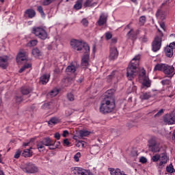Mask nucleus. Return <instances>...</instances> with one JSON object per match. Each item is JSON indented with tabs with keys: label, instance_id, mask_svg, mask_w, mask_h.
I'll use <instances>...</instances> for the list:
<instances>
[{
	"label": "nucleus",
	"instance_id": "nucleus-1",
	"mask_svg": "<svg viewBox=\"0 0 175 175\" xmlns=\"http://www.w3.org/2000/svg\"><path fill=\"white\" fill-rule=\"evenodd\" d=\"M114 92L116 90L110 89L105 92L103 100L99 107L100 113L107 114L111 113L116 107V100H114Z\"/></svg>",
	"mask_w": 175,
	"mask_h": 175
},
{
	"label": "nucleus",
	"instance_id": "nucleus-2",
	"mask_svg": "<svg viewBox=\"0 0 175 175\" xmlns=\"http://www.w3.org/2000/svg\"><path fill=\"white\" fill-rule=\"evenodd\" d=\"M140 62V55H137L131 60V64L127 67L126 75L129 80H132L135 77V74L137 70V66Z\"/></svg>",
	"mask_w": 175,
	"mask_h": 175
},
{
	"label": "nucleus",
	"instance_id": "nucleus-3",
	"mask_svg": "<svg viewBox=\"0 0 175 175\" xmlns=\"http://www.w3.org/2000/svg\"><path fill=\"white\" fill-rule=\"evenodd\" d=\"M70 46L74 50L77 51H82V53H90V46L85 42L80 40L72 39L70 41Z\"/></svg>",
	"mask_w": 175,
	"mask_h": 175
},
{
	"label": "nucleus",
	"instance_id": "nucleus-4",
	"mask_svg": "<svg viewBox=\"0 0 175 175\" xmlns=\"http://www.w3.org/2000/svg\"><path fill=\"white\" fill-rule=\"evenodd\" d=\"M31 33L35 35L38 39H41V40H46L49 36L46 29L39 27H33L31 29Z\"/></svg>",
	"mask_w": 175,
	"mask_h": 175
},
{
	"label": "nucleus",
	"instance_id": "nucleus-5",
	"mask_svg": "<svg viewBox=\"0 0 175 175\" xmlns=\"http://www.w3.org/2000/svg\"><path fill=\"white\" fill-rule=\"evenodd\" d=\"M162 36H163V33H161V36H157L154 38L152 44V50L154 53H157V51L161 50L162 46Z\"/></svg>",
	"mask_w": 175,
	"mask_h": 175
},
{
	"label": "nucleus",
	"instance_id": "nucleus-6",
	"mask_svg": "<svg viewBox=\"0 0 175 175\" xmlns=\"http://www.w3.org/2000/svg\"><path fill=\"white\" fill-rule=\"evenodd\" d=\"M163 122L168 125H173V124H175V111L165 114L163 116Z\"/></svg>",
	"mask_w": 175,
	"mask_h": 175
},
{
	"label": "nucleus",
	"instance_id": "nucleus-7",
	"mask_svg": "<svg viewBox=\"0 0 175 175\" xmlns=\"http://www.w3.org/2000/svg\"><path fill=\"white\" fill-rule=\"evenodd\" d=\"M169 161V157H167V154L166 153H162L160 154V161L159 163H157V167L159 169H163V167L165 166L166 163H167V161Z\"/></svg>",
	"mask_w": 175,
	"mask_h": 175
},
{
	"label": "nucleus",
	"instance_id": "nucleus-8",
	"mask_svg": "<svg viewBox=\"0 0 175 175\" xmlns=\"http://www.w3.org/2000/svg\"><path fill=\"white\" fill-rule=\"evenodd\" d=\"M164 75H167L170 77V79H172L173 76H174V67L173 66H169L168 64H165L164 66V70H163Z\"/></svg>",
	"mask_w": 175,
	"mask_h": 175
},
{
	"label": "nucleus",
	"instance_id": "nucleus-9",
	"mask_svg": "<svg viewBox=\"0 0 175 175\" xmlns=\"http://www.w3.org/2000/svg\"><path fill=\"white\" fill-rule=\"evenodd\" d=\"M84 54L81 59V66L83 69H87L90 66V53H84Z\"/></svg>",
	"mask_w": 175,
	"mask_h": 175
},
{
	"label": "nucleus",
	"instance_id": "nucleus-10",
	"mask_svg": "<svg viewBox=\"0 0 175 175\" xmlns=\"http://www.w3.org/2000/svg\"><path fill=\"white\" fill-rule=\"evenodd\" d=\"M9 57L7 55L0 57V68L1 69H6L9 65Z\"/></svg>",
	"mask_w": 175,
	"mask_h": 175
},
{
	"label": "nucleus",
	"instance_id": "nucleus-11",
	"mask_svg": "<svg viewBox=\"0 0 175 175\" xmlns=\"http://www.w3.org/2000/svg\"><path fill=\"white\" fill-rule=\"evenodd\" d=\"M149 150L152 152H159L161 149L154 140H150L149 142Z\"/></svg>",
	"mask_w": 175,
	"mask_h": 175
},
{
	"label": "nucleus",
	"instance_id": "nucleus-12",
	"mask_svg": "<svg viewBox=\"0 0 175 175\" xmlns=\"http://www.w3.org/2000/svg\"><path fill=\"white\" fill-rule=\"evenodd\" d=\"M25 170L27 173H36L38 172V167L32 163H27L25 164Z\"/></svg>",
	"mask_w": 175,
	"mask_h": 175
},
{
	"label": "nucleus",
	"instance_id": "nucleus-13",
	"mask_svg": "<svg viewBox=\"0 0 175 175\" xmlns=\"http://www.w3.org/2000/svg\"><path fill=\"white\" fill-rule=\"evenodd\" d=\"M118 57V51L116 47H112L110 49V53L109 58L111 61H114L116 58Z\"/></svg>",
	"mask_w": 175,
	"mask_h": 175
},
{
	"label": "nucleus",
	"instance_id": "nucleus-14",
	"mask_svg": "<svg viewBox=\"0 0 175 175\" xmlns=\"http://www.w3.org/2000/svg\"><path fill=\"white\" fill-rule=\"evenodd\" d=\"M97 23L99 27L105 25L107 23V15H105V13L101 14Z\"/></svg>",
	"mask_w": 175,
	"mask_h": 175
},
{
	"label": "nucleus",
	"instance_id": "nucleus-15",
	"mask_svg": "<svg viewBox=\"0 0 175 175\" xmlns=\"http://www.w3.org/2000/svg\"><path fill=\"white\" fill-rule=\"evenodd\" d=\"M42 142L44 146H46V147L54 146V144H55V142H53L50 137L44 138L42 140Z\"/></svg>",
	"mask_w": 175,
	"mask_h": 175
},
{
	"label": "nucleus",
	"instance_id": "nucleus-16",
	"mask_svg": "<svg viewBox=\"0 0 175 175\" xmlns=\"http://www.w3.org/2000/svg\"><path fill=\"white\" fill-rule=\"evenodd\" d=\"M164 53H165V55L168 58H172V57H173V54H174L173 49L171 48L170 46H168L167 45L164 49Z\"/></svg>",
	"mask_w": 175,
	"mask_h": 175
},
{
	"label": "nucleus",
	"instance_id": "nucleus-17",
	"mask_svg": "<svg viewBox=\"0 0 175 175\" xmlns=\"http://www.w3.org/2000/svg\"><path fill=\"white\" fill-rule=\"evenodd\" d=\"M98 5V2H94V0H85L83 3L84 8H94Z\"/></svg>",
	"mask_w": 175,
	"mask_h": 175
},
{
	"label": "nucleus",
	"instance_id": "nucleus-18",
	"mask_svg": "<svg viewBox=\"0 0 175 175\" xmlns=\"http://www.w3.org/2000/svg\"><path fill=\"white\" fill-rule=\"evenodd\" d=\"M49 80H50V75H43L42 77L40 78V83L42 84L43 85L47 84L49 83Z\"/></svg>",
	"mask_w": 175,
	"mask_h": 175
},
{
	"label": "nucleus",
	"instance_id": "nucleus-19",
	"mask_svg": "<svg viewBox=\"0 0 175 175\" xmlns=\"http://www.w3.org/2000/svg\"><path fill=\"white\" fill-rule=\"evenodd\" d=\"M21 92L23 95H28L32 92V89L31 87L23 86L21 88Z\"/></svg>",
	"mask_w": 175,
	"mask_h": 175
},
{
	"label": "nucleus",
	"instance_id": "nucleus-20",
	"mask_svg": "<svg viewBox=\"0 0 175 175\" xmlns=\"http://www.w3.org/2000/svg\"><path fill=\"white\" fill-rule=\"evenodd\" d=\"M25 14H27L29 18H33L36 16V12L32 9H28L25 12Z\"/></svg>",
	"mask_w": 175,
	"mask_h": 175
},
{
	"label": "nucleus",
	"instance_id": "nucleus-21",
	"mask_svg": "<svg viewBox=\"0 0 175 175\" xmlns=\"http://www.w3.org/2000/svg\"><path fill=\"white\" fill-rule=\"evenodd\" d=\"M139 98L142 100H147V99H150V98H151V94L147 92H141Z\"/></svg>",
	"mask_w": 175,
	"mask_h": 175
},
{
	"label": "nucleus",
	"instance_id": "nucleus-22",
	"mask_svg": "<svg viewBox=\"0 0 175 175\" xmlns=\"http://www.w3.org/2000/svg\"><path fill=\"white\" fill-rule=\"evenodd\" d=\"M22 157H24L25 158H29L30 157H32V152H31V149H25L22 152Z\"/></svg>",
	"mask_w": 175,
	"mask_h": 175
},
{
	"label": "nucleus",
	"instance_id": "nucleus-23",
	"mask_svg": "<svg viewBox=\"0 0 175 175\" xmlns=\"http://www.w3.org/2000/svg\"><path fill=\"white\" fill-rule=\"evenodd\" d=\"M32 54L36 58H39V57L42 56V52L38 48L33 49Z\"/></svg>",
	"mask_w": 175,
	"mask_h": 175
},
{
	"label": "nucleus",
	"instance_id": "nucleus-24",
	"mask_svg": "<svg viewBox=\"0 0 175 175\" xmlns=\"http://www.w3.org/2000/svg\"><path fill=\"white\" fill-rule=\"evenodd\" d=\"M83 8V0H77L74 5L75 10H80Z\"/></svg>",
	"mask_w": 175,
	"mask_h": 175
},
{
	"label": "nucleus",
	"instance_id": "nucleus-25",
	"mask_svg": "<svg viewBox=\"0 0 175 175\" xmlns=\"http://www.w3.org/2000/svg\"><path fill=\"white\" fill-rule=\"evenodd\" d=\"M66 72L67 73H75V72H76V66H75L73 64L68 66L66 68Z\"/></svg>",
	"mask_w": 175,
	"mask_h": 175
},
{
	"label": "nucleus",
	"instance_id": "nucleus-26",
	"mask_svg": "<svg viewBox=\"0 0 175 175\" xmlns=\"http://www.w3.org/2000/svg\"><path fill=\"white\" fill-rule=\"evenodd\" d=\"M165 64H157L154 68V72L157 71V70L163 72V70L165 69Z\"/></svg>",
	"mask_w": 175,
	"mask_h": 175
},
{
	"label": "nucleus",
	"instance_id": "nucleus-27",
	"mask_svg": "<svg viewBox=\"0 0 175 175\" xmlns=\"http://www.w3.org/2000/svg\"><path fill=\"white\" fill-rule=\"evenodd\" d=\"M128 39H131L133 40L135 38H136V35L135 34V31H133V29H131L130 31L126 34Z\"/></svg>",
	"mask_w": 175,
	"mask_h": 175
},
{
	"label": "nucleus",
	"instance_id": "nucleus-28",
	"mask_svg": "<svg viewBox=\"0 0 175 175\" xmlns=\"http://www.w3.org/2000/svg\"><path fill=\"white\" fill-rule=\"evenodd\" d=\"M59 122V119L57 118H51L49 121H48L49 125H55V124H58Z\"/></svg>",
	"mask_w": 175,
	"mask_h": 175
},
{
	"label": "nucleus",
	"instance_id": "nucleus-29",
	"mask_svg": "<svg viewBox=\"0 0 175 175\" xmlns=\"http://www.w3.org/2000/svg\"><path fill=\"white\" fill-rule=\"evenodd\" d=\"M156 17L158 18H165V12L161 10H158L156 13Z\"/></svg>",
	"mask_w": 175,
	"mask_h": 175
},
{
	"label": "nucleus",
	"instance_id": "nucleus-30",
	"mask_svg": "<svg viewBox=\"0 0 175 175\" xmlns=\"http://www.w3.org/2000/svg\"><path fill=\"white\" fill-rule=\"evenodd\" d=\"M166 170L167 173H170V174L174 173L175 170L174 167H173V164L170 163L169 165H167L166 167Z\"/></svg>",
	"mask_w": 175,
	"mask_h": 175
},
{
	"label": "nucleus",
	"instance_id": "nucleus-31",
	"mask_svg": "<svg viewBox=\"0 0 175 175\" xmlns=\"http://www.w3.org/2000/svg\"><path fill=\"white\" fill-rule=\"evenodd\" d=\"M59 93V90H58V89H53L51 91V92L49 93V95L52 98H54V96H57V95H58Z\"/></svg>",
	"mask_w": 175,
	"mask_h": 175
},
{
	"label": "nucleus",
	"instance_id": "nucleus-32",
	"mask_svg": "<svg viewBox=\"0 0 175 175\" xmlns=\"http://www.w3.org/2000/svg\"><path fill=\"white\" fill-rule=\"evenodd\" d=\"M90 132L88 131H79V135L81 136V137H85L87 136H88V135H90Z\"/></svg>",
	"mask_w": 175,
	"mask_h": 175
},
{
	"label": "nucleus",
	"instance_id": "nucleus-33",
	"mask_svg": "<svg viewBox=\"0 0 175 175\" xmlns=\"http://www.w3.org/2000/svg\"><path fill=\"white\" fill-rule=\"evenodd\" d=\"M160 159L161 155L159 154H156L155 155L152 157V162H158V161H160Z\"/></svg>",
	"mask_w": 175,
	"mask_h": 175
},
{
	"label": "nucleus",
	"instance_id": "nucleus-34",
	"mask_svg": "<svg viewBox=\"0 0 175 175\" xmlns=\"http://www.w3.org/2000/svg\"><path fill=\"white\" fill-rule=\"evenodd\" d=\"M29 68H31V64H27L24 65L18 71L19 73H23L25 69H29Z\"/></svg>",
	"mask_w": 175,
	"mask_h": 175
},
{
	"label": "nucleus",
	"instance_id": "nucleus-35",
	"mask_svg": "<svg viewBox=\"0 0 175 175\" xmlns=\"http://www.w3.org/2000/svg\"><path fill=\"white\" fill-rule=\"evenodd\" d=\"M163 113H165V109H160L159 111H157L156 114H154V118H158V117H161V116H162Z\"/></svg>",
	"mask_w": 175,
	"mask_h": 175
},
{
	"label": "nucleus",
	"instance_id": "nucleus-36",
	"mask_svg": "<svg viewBox=\"0 0 175 175\" xmlns=\"http://www.w3.org/2000/svg\"><path fill=\"white\" fill-rule=\"evenodd\" d=\"M55 0H44L42 1L43 6H49V5L53 3Z\"/></svg>",
	"mask_w": 175,
	"mask_h": 175
},
{
	"label": "nucleus",
	"instance_id": "nucleus-37",
	"mask_svg": "<svg viewBox=\"0 0 175 175\" xmlns=\"http://www.w3.org/2000/svg\"><path fill=\"white\" fill-rule=\"evenodd\" d=\"M139 22L140 25H144L146 24V16H142L139 17Z\"/></svg>",
	"mask_w": 175,
	"mask_h": 175
},
{
	"label": "nucleus",
	"instance_id": "nucleus-38",
	"mask_svg": "<svg viewBox=\"0 0 175 175\" xmlns=\"http://www.w3.org/2000/svg\"><path fill=\"white\" fill-rule=\"evenodd\" d=\"M67 99L70 102H73V100H75V95H73V94H72V93H68L67 94Z\"/></svg>",
	"mask_w": 175,
	"mask_h": 175
},
{
	"label": "nucleus",
	"instance_id": "nucleus-39",
	"mask_svg": "<svg viewBox=\"0 0 175 175\" xmlns=\"http://www.w3.org/2000/svg\"><path fill=\"white\" fill-rule=\"evenodd\" d=\"M114 79V72H111V75L107 77V81L110 83Z\"/></svg>",
	"mask_w": 175,
	"mask_h": 175
},
{
	"label": "nucleus",
	"instance_id": "nucleus-40",
	"mask_svg": "<svg viewBox=\"0 0 175 175\" xmlns=\"http://www.w3.org/2000/svg\"><path fill=\"white\" fill-rule=\"evenodd\" d=\"M44 146H45L44 144H43V142L41 141L38 143L37 148L38 150H43V148H44Z\"/></svg>",
	"mask_w": 175,
	"mask_h": 175
},
{
	"label": "nucleus",
	"instance_id": "nucleus-41",
	"mask_svg": "<svg viewBox=\"0 0 175 175\" xmlns=\"http://www.w3.org/2000/svg\"><path fill=\"white\" fill-rule=\"evenodd\" d=\"M81 24L83 25V27H88V24H90V23L87 18H84L81 20Z\"/></svg>",
	"mask_w": 175,
	"mask_h": 175
},
{
	"label": "nucleus",
	"instance_id": "nucleus-42",
	"mask_svg": "<svg viewBox=\"0 0 175 175\" xmlns=\"http://www.w3.org/2000/svg\"><path fill=\"white\" fill-rule=\"evenodd\" d=\"M37 10L40 13L41 16H44V11H43V7H42V5H38Z\"/></svg>",
	"mask_w": 175,
	"mask_h": 175
},
{
	"label": "nucleus",
	"instance_id": "nucleus-43",
	"mask_svg": "<svg viewBox=\"0 0 175 175\" xmlns=\"http://www.w3.org/2000/svg\"><path fill=\"white\" fill-rule=\"evenodd\" d=\"M20 155H21V150H18L16 152L14 156V158H15V159H18L20 158Z\"/></svg>",
	"mask_w": 175,
	"mask_h": 175
},
{
	"label": "nucleus",
	"instance_id": "nucleus-44",
	"mask_svg": "<svg viewBox=\"0 0 175 175\" xmlns=\"http://www.w3.org/2000/svg\"><path fill=\"white\" fill-rule=\"evenodd\" d=\"M81 157V153L77 152L75 156H74V159L76 162H79V158Z\"/></svg>",
	"mask_w": 175,
	"mask_h": 175
},
{
	"label": "nucleus",
	"instance_id": "nucleus-45",
	"mask_svg": "<svg viewBox=\"0 0 175 175\" xmlns=\"http://www.w3.org/2000/svg\"><path fill=\"white\" fill-rule=\"evenodd\" d=\"M161 84L163 85H169L170 84V81L169 79H164L161 81Z\"/></svg>",
	"mask_w": 175,
	"mask_h": 175
},
{
	"label": "nucleus",
	"instance_id": "nucleus-46",
	"mask_svg": "<svg viewBox=\"0 0 175 175\" xmlns=\"http://www.w3.org/2000/svg\"><path fill=\"white\" fill-rule=\"evenodd\" d=\"M105 38H106L107 40H110V39H111V38H113V35L111 34V33L107 32L105 33Z\"/></svg>",
	"mask_w": 175,
	"mask_h": 175
},
{
	"label": "nucleus",
	"instance_id": "nucleus-47",
	"mask_svg": "<svg viewBox=\"0 0 175 175\" xmlns=\"http://www.w3.org/2000/svg\"><path fill=\"white\" fill-rule=\"evenodd\" d=\"M143 85H144V87H150V81L147 80V78L146 79V80L143 82Z\"/></svg>",
	"mask_w": 175,
	"mask_h": 175
},
{
	"label": "nucleus",
	"instance_id": "nucleus-48",
	"mask_svg": "<svg viewBox=\"0 0 175 175\" xmlns=\"http://www.w3.org/2000/svg\"><path fill=\"white\" fill-rule=\"evenodd\" d=\"M63 143H64V146H66L67 147H69V146L70 145V142H69V139H64L63 141Z\"/></svg>",
	"mask_w": 175,
	"mask_h": 175
},
{
	"label": "nucleus",
	"instance_id": "nucleus-49",
	"mask_svg": "<svg viewBox=\"0 0 175 175\" xmlns=\"http://www.w3.org/2000/svg\"><path fill=\"white\" fill-rule=\"evenodd\" d=\"M24 57H25V53H19L18 54V57H17L16 59H17V61H18V59H21V58H23Z\"/></svg>",
	"mask_w": 175,
	"mask_h": 175
},
{
	"label": "nucleus",
	"instance_id": "nucleus-50",
	"mask_svg": "<svg viewBox=\"0 0 175 175\" xmlns=\"http://www.w3.org/2000/svg\"><path fill=\"white\" fill-rule=\"evenodd\" d=\"M29 44L31 46H36L38 44V41L36 40H32L29 41Z\"/></svg>",
	"mask_w": 175,
	"mask_h": 175
},
{
	"label": "nucleus",
	"instance_id": "nucleus-51",
	"mask_svg": "<svg viewBox=\"0 0 175 175\" xmlns=\"http://www.w3.org/2000/svg\"><path fill=\"white\" fill-rule=\"evenodd\" d=\"M16 101L18 102V103L23 102V96H16Z\"/></svg>",
	"mask_w": 175,
	"mask_h": 175
},
{
	"label": "nucleus",
	"instance_id": "nucleus-52",
	"mask_svg": "<svg viewBox=\"0 0 175 175\" xmlns=\"http://www.w3.org/2000/svg\"><path fill=\"white\" fill-rule=\"evenodd\" d=\"M33 140H35V139L31 138V139H30V142L23 143V147H27V146H29V143H32V142H33Z\"/></svg>",
	"mask_w": 175,
	"mask_h": 175
},
{
	"label": "nucleus",
	"instance_id": "nucleus-53",
	"mask_svg": "<svg viewBox=\"0 0 175 175\" xmlns=\"http://www.w3.org/2000/svg\"><path fill=\"white\" fill-rule=\"evenodd\" d=\"M79 167H75V169L72 170V173L75 175H79Z\"/></svg>",
	"mask_w": 175,
	"mask_h": 175
},
{
	"label": "nucleus",
	"instance_id": "nucleus-54",
	"mask_svg": "<svg viewBox=\"0 0 175 175\" xmlns=\"http://www.w3.org/2000/svg\"><path fill=\"white\" fill-rule=\"evenodd\" d=\"M139 161L142 163H146L147 162V159L144 157H142Z\"/></svg>",
	"mask_w": 175,
	"mask_h": 175
},
{
	"label": "nucleus",
	"instance_id": "nucleus-55",
	"mask_svg": "<svg viewBox=\"0 0 175 175\" xmlns=\"http://www.w3.org/2000/svg\"><path fill=\"white\" fill-rule=\"evenodd\" d=\"M54 137L57 140H59V139H61V134H59V133H55Z\"/></svg>",
	"mask_w": 175,
	"mask_h": 175
},
{
	"label": "nucleus",
	"instance_id": "nucleus-56",
	"mask_svg": "<svg viewBox=\"0 0 175 175\" xmlns=\"http://www.w3.org/2000/svg\"><path fill=\"white\" fill-rule=\"evenodd\" d=\"M83 170H85L81 167H78V174L82 175L83 172H84Z\"/></svg>",
	"mask_w": 175,
	"mask_h": 175
},
{
	"label": "nucleus",
	"instance_id": "nucleus-57",
	"mask_svg": "<svg viewBox=\"0 0 175 175\" xmlns=\"http://www.w3.org/2000/svg\"><path fill=\"white\" fill-rule=\"evenodd\" d=\"M168 46V47H170L171 49H175V42H171Z\"/></svg>",
	"mask_w": 175,
	"mask_h": 175
},
{
	"label": "nucleus",
	"instance_id": "nucleus-58",
	"mask_svg": "<svg viewBox=\"0 0 175 175\" xmlns=\"http://www.w3.org/2000/svg\"><path fill=\"white\" fill-rule=\"evenodd\" d=\"M139 76H142L144 79H147V77H146V70H143L142 73L139 74Z\"/></svg>",
	"mask_w": 175,
	"mask_h": 175
},
{
	"label": "nucleus",
	"instance_id": "nucleus-59",
	"mask_svg": "<svg viewBox=\"0 0 175 175\" xmlns=\"http://www.w3.org/2000/svg\"><path fill=\"white\" fill-rule=\"evenodd\" d=\"M148 39L147 38V36H144L142 38V41L144 42V43H146V42H148Z\"/></svg>",
	"mask_w": 175,
	"mask_h": 175
},
{
	"label": "nucleus",
	"instance_id": "nucleus-60",
	"mask_svg": "<svg viewBox=\"0 0 175 175\" xmlns=\"http://www.w3.org/2000/svg\"><path fill=\"white\" fill-rule=\"evenodd\" d=\"M67 135H69V131L66 130L64 131L62 134L63 137H66Z\"/></svg>",
	"mask_w": 175,
	"mask_h": 175
},
{
	"label": "nucleus",
	"instance_id": "nucleus-61",
	"mask_svg": "<svg viewBox=\"0 0 175 175\" xmlns=\"http://www.w3.org/2000/svg\"><path fill=\"white\" fill-rule=\"evenodd\" d=\"M66 117H69V116H72V111L69 110L66 111Z\"/></svg>",
	"mask_w": 175,
	"mask_h": 175
},
{
	"label": "nucleus",
	"instance_id": "nucleus-62",
	"mask_svg": "<svg viewBox=\"0 0 175 175\" xmlns=\"http://www.w3.org/2000/svg\"><path fill=\"white\" fill-rule=\"evenodd\" d=\"M83 80H84V77H81L77 81V83H83Z\"/></svg>",
	"mask_w": 175,
	"mask_h": 175
},
{
	"label": "nucleus",
	"instance_id": "nucleus-63",
	"mask_svg": "<svg viewBox=\"0 0 175 175\" xmlns=\"http://www.w3.org/2000/svg\"><path fill=\"white\" fill-rule=\"evenodd\" d=\"M82 175H90V172L87 171L86 170H83Z\"/></svg>",
	"mask_w": 175,
	"mask_h": 175
},
{
	"label": "nucleus",
	"instance_id": "nucleus-64",
	"mask_svg": "<svg viewBox=\"0 0 175 175\" xmlns=\"http://www.w3.org/2000/svg\"><path fill=\"white\" fill-rule=\"evenodd\" d=\"M49 148V150H55V148H58V145H55V146H51Z\"/></svg>",
	"mask_w": 175,
	"mask_h": 175
}]
</instances>
